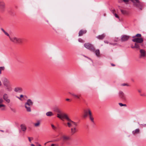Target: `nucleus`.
Here are the masks:
<instances>
[{"label": "nucleus", "mask_w": 146, "mask_h": 146, "mask_svg": "<svg viewBox=\"0 0 146 146\" xmlns=\"http://www.w3.org/2000/svg\"><path fill=\"white\" fill-rule=\"evenodd\" d=\"M54 111L57 113V117L61 119H65L68 121L67 124L68 127H70L72 126H74V127L71 129V133L72 135L75 134L77 130L76 127L77 125V123L72 121L69 118L68 114L62 113V111L58 108H55L54 109Z\"/></svg>", "instance_id": "1"}, {"label": "nucleus", "mask_w": 146, "mask_h": 146, "mask_svg": "<svg viewBox=\"0 0 146 146\" xmlns=\"http://www.w3.org/2000/svg\"><path fill=\"white\" fill-rule=\"evenodd\" d=\"M3 84L6 90L8 91H11L12 90L10 82L6 78H3L2 80Z\"/></svg>", "instance_id": "2"}, {"label": "nucleus", "mask_w": 146, "mask_h": 146, "mask_svg": "<svg viewBox=\"0 0 146 146\" xmlns=\"http://www.w3.org/2000/svg\"><path fill=\"white\" fill-rule=\"evenodd\" d=\"M9 38L10 41L13 43L20 44L22 42V39L18 38L15 36H10Z\"/></svg>", "instance_id": "3"}, {"label": "nucleus", "mask_w": 146, "mask_h": 146, "mask_svg": "<svg viewBox=\"0 0 146 146\" xmlns=\"http://www.w3.org/2000/svg\"><path fill=\"white\" fill-rule=\"evenodd\" d=\"M84 47L92 52H94L95 48L94 46L89 43H86L84 44Z\"/></svg>", "instance_id": "4"}, {"label": "nucleus", "mask_w": 146, "mask_h": 146, "mask_svg": "<svg viewBox=\"0 0 146 146\" xmlns=\"http://www.w3.org/2000/svg\"><path fill=\"white\" fill-rule=\"evenodd\" d=\"M6 8L5 3L3 1L0 0V11L1 12L5 11Z\"/></svg>", "instance_id": "5"}, {"label": "nucleus", "mask_w": 146, "mask_h": 146, "mask_svg": "<svg viewBox=\"0 0 146 146\" xmlns=\"http://www.w3.org/2000/svg\"><path fill=\"white\" fill-rule=\"evenodd\" d=\"M3 99L7 103H9L10 102V100L9 98L8 94L5 93L3 95Z\"/></svg>", "instance_id": "6"}, {"label": "nucleus", "mask_w": 146, "mask_h": 146, "mask_svg": "<svg viewBox=\"0 0 146 146\" xmlns=\"http://www.w3.org/2000/svg\"><path fill=\"white\" fill-rule=\"evenodd\" d=\"M4 100L2 98H0V108L1 111H4L5 110V106L2 104Z\"/></svg>", "instance_id": "7"}, {"label": "nucleus", "mask_w": 146, "mask_h": 146, "mask_svg": "<svg viewBox=\"0 0 146 146\" xmlns=\"http://www.w3.org/2000/svg\"><path fill=\"white\" fill-rule=\"evenodd\" d=\"M133 42H136L137 43H141L143 41V39L142 38H135L132 40Z\"/></svg>", "instance_id": "8"}, {"label": "nucleus", "mask_w": 146, "mask_h": 146, "mask_svg": "<svg viewBox=\"0 0 146 146\" xmlns=\"http://www.w3.org/2000/svg\"><path fill=\"white\" fill-rule=\"evenodd\" d=\"M129 37V36L122 35L121 37V40L122 41H125L127 40Z\"/></svg>", "instance_id": "9"}, {"label": "nucleus", "mask_w": 146, "mask_h": 146, "mask_svg": "<svg viewBox=\"0 0 146 146\" xmlns=\"http://www.w3.org/2000/svg\"><path fill=\"white\" fill-rule=\"evenodd\" d=\"M33 103L31 99H29L27 100V102L25 103V105L28 106H33Z\"/></svg>", "instance_id": "10"}, {"label": "nucleus", "mask_w": 146, "mask_h": 146, "mask_svg": "<svg viewBox=\"0 0 146 146\" xmlns=\"http://www.w3.org/2000/svg\"><path fill=\"white\" fill-rule=\"evenodd\" d=\"M89 110L90 111H91L90 109L89 108H88L84 110V117H86L88 116V115H89V112L88 111Z\"/></svg>", "instance_id": "11"}, {"label": "nucleus", "mask_w": 146, "mask_h": 146, "mask_svg": "<svg viewBox=\"0 0 146 146\" xmlns=\"http://www.w3.org/2000/svg\"><path fill=\"white\" fill-rule=\"evenodd\" d=\"M141 54L140 55V57L142 58L145 57L146 56L145 52V51L143 49L140 50Z\"/></svg>", "instance_id": "12"}, {"label": "nucleus", "mask_w": 146, "mask_h": 146, "mask_svg": "<svg viewBox=\"0 0 146 146\" xmlns=\"http://www.w3.org/2000/svg\"><path fill=\"white\" fill-rule=\"evenodd\" d=\"M62 139L64 141H68L70 139V137L68 136L63 135L62 137Z\"/></svg>", "instance_id": "13"}, {"label": "nucleus", "mask_w": 146, "mask_h": 146, "mask_svg": "<svg viewBox=\"0 0 146 146\" xmlns=\"http://www.w3.org/2000/svg\"><path fill=\"white\" fill-rule=\"evenodd\" d=\"M89 112V118L91 121L94 123V118L92 116V112L91 111H90L89 110L88 111Z\"/></svg>", "instance_id": "14"}, {"label": "nucleus", "mask_w": 146, "mask_h": 146, "mask_svg": "<svg viewBox=\"0 0 146 146\" xmlns=\"http://www.w3.org/2000/svg\"><path fill=\"white\" fill-rule=\"evenodd\" d=\"M140 130L139 129H137L132 131V133L133 135L139 134V133Z\"/></svg>", "instance_id": "15"}, {"label": "nucleus", "mask_w": 146, "mask_h": 146, "mask_svg": "<svg viewBox=\"0 0 146 146\" xmlns=\"http://www.w3.org/2000/svg\"><path fill=\"white\" fill-rule=\"evenodd\" d=\"M25 107L26 109V111L28 112H30L31 111V106H27L25 105Z\"/></svg>", "instance_id": "16"}, {"label": "nucleus", "mask_w": 146, "mask_h": 146, "mask_svg": "<svg viewBox=\"0 0 146 146\" xmlns=\"http://www.w3.org/2000/svg\"><path fill=\"white\" fill-rule=\"evenodd\" d=\"M119 96L120 97L123 99H125V96L124 93L123 92L120 91L119 92Z\"/></svg>", "instance_id": "17"}, {"label": "nucleus", "mask_w": 146, "mask_h": 146, "mask_svg": "<svg viewBox=\"0 0 146 146\" xmlns=\"http://www.w3.org/2000/svg\"><path fill=\"white\" fill-rule=\"evenodd\" d=\"M14 91L16 92H20L22 91V89L19 87H16L14 89Z\"/></svg>", "instance_id": "18"}, {"label": "nucleus", "mask_w": 146, "mask_h": 146, "mask_svg": "<svg viewBox=\"0 0 146 146\" xmlns=\"http://www.w3.org/2000/svg\"><path fill=\"white\" fill-rule=\"evenodd\" d=\"M86 32V30H82L80 31L79 33V36H82L83 34H85Z\"/></svg>", "instance_id": "19"}, {"label": "nucleus", "mask_w": 146, "mask_h": 146, "mask_svg": "<svg viewBox=\"0 0 146 146\" xmlns=\"http://www.w3.org/2000/svg\"><path fill=\"white\" fill-rule=\"evenodd\" d=\"M71 94L74 97H75V98H77L78 99H80V95H78L74 93H71Z\"/></svg>", "instance_id": "20"}, {"label": "nucleus", "mask_w": 146, "mask_h": 146, "mask_svg": "<svg viewBox=\"0 0 146 146\" xmlns=\"http://www.w3.org/2000/svg\"><path fill=\"white\" fill-rule=\"evenodd\" d=\"M95 52L96 55L97 57H99L100 55V52L99 49H97L96 50H95L94 52Z\"/></svg>", "instance_id": "21"}, {"label": "nucleus", "mask_w": 146, "mask_h": 146, "mask_svg": "<svg viewBox=\"0 0 146 146\" xmlns=\"http://www.w3.org/2000/svg\"><path fill=\"white\" fill-rule=\"evenodd\" d=\"M21 129L23 131H25L26 129V127L25 126L24 124H21Z\"/></svg>", "instance_id": "22"}, {"label": "nucleus", "mask_w": 146, "mask_h": 146, "mask_svg": "<svg viewBox=\"0 0 146 146\" xmlns=\"http://www.w3.org/2000/svg\"><path fill=\"white\" fill-rule=\"evenodd\" d=\"M54 113L51 111H48L46 113V115L48 116H51L54 115Z\"/></svg>", "instance_id": "23"}, {"label": "nucleus", "mask_w": 146, "mask_h": 146, "mask_svg": "<svg viewBox=\"0 0 146 146\" xmlns=\"http://www.w3.org/2000/svg\"><path fill=\"white\" fill-rule=\"evenodd\" d=\"M1 30L5 34V35H6L8 36L9 37V38L10 37V36L7 32L3 28H1Z\"/></svg>", "instance_id": "24"}, {"label": "nucleus", "mask_w": 146, "mask_h": 146, "mask_svg": "<svg viewBox=\"0 0 146 146\" xmlns=\"http://www.w3.org/2000/svg\"><path fill=\"white\" fill-rule=\"evenodd\" d=\"M5 67L4 66H0V74H2V71L5 70Z\"/></svg>", "instance_id": "25"}, {"label": "nucleus", "mask_w": 146, "mask_h": 146, "mask_svg": "<svg viewBox=\"0 0 146 146\" xmlns=\"http://www.w3.org/2000/svg\"><path fill=\"white\" fill-rule=\"evenodd\" d=\"M40 121L39 120H38L37 121L36 123L34 124V125L35 127H38L40 125Z\"/></svg>", "instance_id": "26"}, {"label": "nucleus", "mask_w": 146, "mask_h": 146, "mask_svg": "<svg viewBox=\"0 0 146 146\" xmlns=\"http://www.w3.org/2000/svg\"><path fill=\"white\" fill-rule=\"evenodd\" d=\"M134 47H135V48L138 49H140V46L138 43H135V44Z\"/></svg>", "instance_id": "27"}, {"label": "nucleus", "mask_w": 146, "mask_h": 146, "mask_svg": "<svg viewBox=\"0 0 146 146\" xmlns=\"http://www.w3.org/2000/svg\"><path fill=\"white\" fill-rule=\"evenodd\" d=\"M21 98H23L22 99L23 100H25L26 98H27V97L25 95H21L20 96Z\"/></svg>", "instance_id": "28"}, {"label": "nucleus", "mask_w": 146, "mask_h": 146, "mask_svg": "<svg viewBox=\"0 0 146 146\" xmlns=\"http://www.w3.org/2000/svg\"><path fill=\"white\" fill-rule=\"evenodd\" d=\"M141 35L140 34H137L135 36H133L132 37L133 38H135L136 37H141Z\"/></svg>", "instance_id": "29"}, {"label": "nucleus", "mask_w": 146, "mask_h": 146, "mask_svg": "<svg viewBox=\"0 0 146 146\" xmlns=\"http://www.w3.org/2000/svg\"><path fill=\"white\" fill-rule=\"evenodd\" d=\"M121 11V13L123 14H127V12L126 11L122 10V9H121L120 10Z\"/></svg>", "instance_id": "30"}, {"label": "nucleus", "mask_w": 146, "mask_h": 146, "mask_svg": "<svg viewBox=\"0 0 146 146\" xmlns=\"http://www.w3.org/2000/svg\"><path fill=\"white\" fill-rule=\"evenodd\" d=\"M113 13L114 15V16L117 18H118V19H119V16L116 13H114L113 11Z\"/></svg>", "instance_id": "31"}, {"label": "nucleus", "mask_w": 146, "mask_h": 146, "mask_svg": "<svg viewBox=\"0 0 146 146\" xmlns=\"http://www.w3.org/2000/svg\"><path fill=\"white\" fill-rule=\"evenodd\" d=\"M119 104L120 106H121V107L123 106H125V107L127 106V105L126 104H123L121 103H119Z\"/></svg>", "instance_id": "32"}, {"label": "nucleus", "mask_w": 146, "mask_h": 146, "mask_svg": "<svg viewBox=\"0 0 146 146\" xmlns=\"http://www.w3.org/2000/svg\"><path fill=\"white\" fill-rule=\"evenodd\" d=\"M51 126L52 128L53 129L55 130L56 128V127L55 126H54L53 124H51Z\"/></svg>", "instance_id": "33"}, {"label": "nucleus", "mask_w": 146, "mask_h": 146, "mask_svg": "<svg viewBox=\"0 0 146 146\" xmlns=\"http://www.w3.org/2000/svg\"><path fill=\"white\" fill-rule=\"evenodd\" d=\"M106 35L104 34H103L101 35V39H103L105 37Z\"/></svg>", "instance_id": "34"}, {"label": "nucleus", "mask_w": 146, "mask_h": 146, "mask_svg": "<svg viewBox=\"0 0 146 146\" xmlns=\"http://www.w3.org/2000/svg\"><path fill=\"white\" fill-rule=\"evenodd\" d=\"M78 41L82 43H83L84 42V41L82 40V39L80 38L78 39Z\"/></svg>", "instance_id": "35"}, {"label": "nucleus", "mask_w": 146, "mask_h": 146, "mask_svg": "<svg viewBox=\"0 0 146 146\" xmlns=\"http://www.w3.org/2000/svg\"><path fill=\"white\" fill-rule=\"evenodd\" d=\"M121 85L122 86H129V85H128L127 84H126V83H123V84H121Z\"/></svg>", "instance_id": "36"}, {"label": "nucleus", "mask_w": 146, "mask_h": 146, "mask_svg": "<svg viewBox=\"0 0 146 146\" xmlns=\"http://www.w3.org/2000/svg\"><path fill=\"white\" fill-rule=\"evenodd\" d=\"M17 98L18 99H19V100H21V101L23 100L22 98H21L20 96V97H17Z\"/></svg>", "instance_id": "37"}, {"label": "nucleus", "mask_w": 146, "mask_h": 146, "mask_svg": "<svg viewBox=\"0 0 146 146\" xmlns=\"http://www.w3.org/2000/svg\"><path fill=\"white\" fill-rule=\"evenodd\" d=\"M140 125H142L143 127H146V124H140Z\"/></svg>", "instance_id": "38"}, {"label": "nucleus", "mask_w": 146, "mask_h": 146, "mask_svg": "<svg viewBox=\"0 0 146 146\" xmlns=\"http://www.w3.org/2000/svg\"><path fill=\"white\" fill-rule=\"evenodd\" d=\"M11 110L14 112H15L16 111L15 109L13 108H11Z\"/></svg>", "instance_id": "39"}, {"label": "nucleus", "mask_w": 146, "mask_h": 146, "mask_svg": "<svg viewBox=\"0 0 146 146\" xmlns=\"http://www.w3.org/2000/svg\"><path fill=\"white\" fill-rule=\"evenodd\" d=\"M104 42L105 43H107V44H108L109 43L108 41H107V40L104 41Z\"/></svg>", "instance_id": "40"}, {"label": "nucleus", "mask_w": 146, "mask_h": 146, "mask_svg": "<svg viewBox=\"0 0 146 146\" xmlns=\"http://www.w3.org/2000/svg\"><path fill=\"white\" fill-rule=\"evenodd\" d=\"M97 38H98L99 39H100V36L99 35L97 37Z\"/></svg>", "instance_id": "41"}, {"label": "nucleus", "mask_w": 146, "mask_h": 146, "mask_svg": "<svg viewBox=\"0 0 146 146\" xmlns=\"http://www.w3.org/2000/svg\"><path fill=\"white\" fill-rule=\"evenodd\" d=\"M56 145L54 144H52L51 145V146H55Z\"/></svg>", "instance_id": "42"}, {"label": "nucleus", "mask_w": 146, "mask_h": 146, "mask_svg": "<svg viewBox=\"0 0 146 146\" xmlns=\"http://www.w3.org/2000/svg\"><path fill=\"white\" fill-rule=\"evenodd\" d=\"M138 91L140 93L141 92V91L140 90H138Z\"/></svg>", "instance_id": "43"}, {"label": "nucleus", "mask_w": 146, "mask_h": 146, "mask_svg": "<svg viewBox=\"0 0 146 146\" xmlns=\"http://www.w3.org/2000/svg\"><path fill=\"white\" fill-rule=\"evenodd\" d=\"M28 139H29V141L31 142V140L30 139V138L29 137H28Z\"/></svg>", "instance_id": "44"}, {"label": "nucleus", "mask_w": 146, "mask_h": 146, "mask_svg": "<svg viewBox=\"0 0 146 146\" xmlns=\"http://www.w3.org/2000/svg\"><path fill=\"white\" fill-rule=\"evenodd\" d=\"M2 85V83L1 82V81L0 80V86H1Z\"/></svg>", "instance_id": "45"}, {"label": "nucleus", "mask_w": 146, "mask_h": 146, "mask_svg": "<svg viewBox=\"0 0 146 146\" xmlns=\"http://www.w3.org/2000/svg\"><path fill=\"white\" fill-rule=\"evenodd\" d=\"M69 100H70V99H69L67 98V99H66V100L67 101H68Z\"/></svg>", "instance_id": "46"}, {"label": "nucleus", "mask_w": 146, "mask_h": 146, "mask_svg": "<svg viewBox=\"0 0 146 146\" xmlns=\"http://www.w3.org/2000/svg\"><path fill=\"white\" fill-rule=\"evenodd\" d=\"M111 65L112 66H115V65H114V64H111Z\"/></svg>", "instance_id": "47"}, {"label": "nucleus", "mask_w": 146, "mask_h": 146, "mask_svg": "<svg viewBox=\"0 0 146 146\" xmlns=\"http://www.w3.org/2000/svg\"><path fill=\"white\" fill-rule=\"evenodd\" d=\"M31 146H35V145L33 144H32L31 145Z\"/></svg>", "instance_id": "48"}, {"label": "nucleus", "mask_w": 146, "mask_h": 146, "mask_svg": "<svg viewBox=\"0 0 146 146\" xmlns=\"http://www.w3.org/2000/svg\"><path fill=\"white\" fill-rule=\"evenodd\" d=\"M131 48H135V47H134V46H131Z\"/></svg>", "instance_id": "49"}, {"label": "nucleus", "mask_w": 146, "mask_h": 146, "mask_svg": "<svg viewBox=\"0 0 146 146\" xmlns=\"http://www.w3.org/2000/svg\"><path fill=\"white\" fill-rule=\"evenodd\" d=\"M104 16H106V14H105V13L104 14Z\"/></svg>", "instance_id": "50"}, {"label": "nucleus", "mask_w": 146, "mask_h": 146, "mask_svg": "<svg viewBox=\"0 0 146 146\" xmlns=\"http://www.w3.org/2000/svg\"><path fill=\"white\" fill-rule=\"evenodd\" d=\"M0 131H2V132H3V131H3L2 130H0Z\"/></svg>", "instance_id": "51"}, {"label": "nucleus", "mask_w": 146, "mask_h": 146, "mask_svg": "<svg viewBox=\"0 0 146 146\" xmlns=\"http://www.w3.org/2000/svg\"><path fill=\"white\" fill-rule=\"evenodd\" d=\"M38 146H41L40 145H38Z\"/></svg>", "instance_id": "52"}, {"label": "nucleus", "mask_w": 146, "mask_h": 146, "mask_svg": "<svg viewBox=\"0 0 146 146\" xmlns=\"http://www.w3.org/2000/svg\"><path fill=\"white\" fill-rule=\"evenodd\" d=\"M109 44H111V43H110Z\"/></svg>", "instance_id": "53"}, {"label": "nucleus", "mask_w": 146, "mask_h": 146, "mask_svg": "<svg viewBox=\"0 0 146 146\" xmlns=\"http://www.w3.org/2000/svg\"><path fill=\"white\" fill-rule=\"evenodd\" d=\"M47 143H45V145Z\"/></svg>", "instance_id": "54"}]
</instances>
